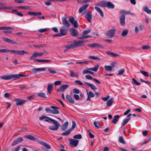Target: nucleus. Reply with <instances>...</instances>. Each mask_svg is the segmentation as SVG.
<instances>
[{
    "instance_id": "c9c22d12",
    "label": "nucleus",
    "mask_w": 151,
    "mask_h": 151,
    "mask_svg": "<svg viewBox=\"0 0 151 151\" xmlns=\"http://www.w3.org/2000/svg\"><path fill=\"white\" fill-rule=\"evenodd\" d=\"M69 123L68 122H65L62 128V130H65L67 128L68 126V125Z\"/></svg>"
},
{
    "instance_id": "ea45409f",
    "label": "nucleus",
    "mask_w": 151,
    "mask_h": 151,
    "mask_svg": "<svg viewBox=\"0 0 151 151\" xmlns=\"http://www.w3.org/2000/svg\"><path fill=\"white\" fill-rule=\"evenodd\" d=\"M70 76L71 77H78V74L77 73H75L73 71H70Z\"/></svg>"
},
{
    "instance_id": "a211bd4d",
    "label": "nucleus",
    "mask_w": 151,
    "mask_h": 151,
    "mask_svg": "<svg viewBox=\"0 0 151 151\" xmlns=\"http://www.w3.org/2000/svg\"><path fill=\"white\" fill-rule=\"evenodd\" d=\"M88 6V4H86L80 7L79 9V12L80 13H82L83 11L87 8Z\"/></svg>"
},
{
    "instance_id": "423d86ee",
    "label": "nucleus",
    "mask_w": 151,
    "mask_h": 151,
    "mask_svg": "<svg viewBox=\"0 0 151 151\" xmlns=\"http://www.w3.org/2000/svg\"><path fill=\"white\" fill-rule=\"evenodd\" d=\"M46 69V68H35L31 69V72L32 73H35L38 72L45 71Z\"/></svg>"
},
{
    "instance_id": "e433bc0d",
    "label": "nucleus",
    "mask_w": 151,
    "mask_h": 151,
    "mask_svg": "<svg viewBox=\"0 0 151 151\" xmlns=\"http://www.w3.org/2000/svg\"><path fill=\"white\" fill-rule=\"evenodd\" d=\"M143 10L147 13L150 14L151 13V10L149 9L147 6H145L143 8Z\"/></svg>"
},
{
    "instance_id": "5701e85b",
    "label": "nucleus",
    "mask_w": 151,
    "mask_h": 151,
    "mask_svg": "<svg viewBox=\"0 0 151 151\" xmlns=\"http://www.w3.org/2000/svg\"><path fill=\"white\" fill-rule=\"evenodd\" d=\"M28 13L29 15L34 16H39L42 14L40 12H29Z\"/></svg>"
},
{
    "instance_id": "de8ad7c7",
    "label": "nucleus",
    "mask_w": 151,
    "mask_h": 151,
    "mask_svg": "<svg viewBox=\"0 0 151 151\" xmlns=\"http://www.w3.org/2000/svg\"><path fill=\"white\" fill-rule=\"evenodd\" d=\"M88 96L89 97L93 98L95 96V94L94 93L91 91H89L88 93H87Z\"/></svg>"
},
{
    "instance_id": "37998d69",
    "label": "nucleus",
    "mask_w": 151,
    "mask_h": 151,
    "mask_svg": "<svg viewBox=\"0 0 151 151\" xmlns=\"http://www.w3.org/2000/svg\"><path fill=\"white\" fill-rule=\"evenodd\" d=\"M82 72L83 74L89 73L91 74H93L94 73L93 72L87 70H83Z\"/></svg>"
},
{
    "instance_id": "0e129e2a",
    "label": "nucleus",
    "mask_w": 151,
    "mask_h": 151,
    "mask_svg": "<svg viewBox=\"0 0 151 151\" xmlns=\"http://www.w3.org/2000/svg\"><path fill=\"white\" fill-rule=\"evenodd\" d=\"M128 32V31L127 30H124L122 33V36H125L127 35Z\"/></svg>"
},
{
    "instance_id": "864d4df0",
    "label": "nucleus",
    "mask_w": 151,
    "mask_h": 151,
    "mask_svg": "<svg viewBox=\"0 0 151 151\" xmlns=\"http://www.w3.org/2000/svg\"><path fill=\"white\" fill-rule=\"evenodd\" d=\"M124 68L120 69L118 70L117 75H122L124 73Z\"/></svg>"
},
{
    "instance_id": "412c9836",
    "label": "nucleus",
    "mask_w": 151,
    "mask_h": 151,
    "mask_svg": "<svg viewBox=\"0 0 151 151\" xmlns=\"http://www.w3.org/2000/svg\"><path fill=\"white\" fill-rule=\"evenodd\" d=\"M84 83L85 85L89 86L91 88V89L93 90H95L97 89L96 86L91 83H89L86 82H84Z\"/></svg>"
},
{
    "instance_id": "72a5a7b5",
    "label": "nucleus",
    "mask_w": 151,
    "mask_h": 151,
    "mask_svg": "<svg viewBox=\"0 0 151 151\" xmlns=\"http://www.w3.org/2000/svg\"><path fill=\"white\" fill-rule=\"evenodd\" d=\"M40 143L41 145H43L47 149H50L51 148V147L49 145L44 142H41Z\"/></svg>"
},
{
    "instance_id": "aec40b11",
    "label": "nucleus",
    "mask_w": 151,
    "mask_h": 151,
    "mask_svg": "<svg viewBox=\"0 0 151 151\" xmlns=\"http://www.w3.org/2000/svg\"><path fill=\"white\" fill-rule=\"evenodd\" d=\"M53 87V84L52 83H49L48 85L47 90L48 93L51 94V91L52 90Z\"/></svg>"
},
{
    "instance_id": "dca6fc26",
    "label": "nucleus",
    "mask_w": 151,
    "mask_h": 151,
    "mask_svg": "<svg viewBox=\"0 0 151 151\" xmlns=\"http://www.w3.org/2000/svg\"><path fill=\"white\" fill-rule=\"evenodd\" d=\"M125 17L124 15H122L120 18V23L121 25L123 26L125 25Z\"/></svg>"
},
{
    "instance_id": "4c0bfd02",
    "label": "nucleus",
    "mask_w": 151,
    "mask_h": 151,
    "mask_svg": "<svg viewBox=\"0 0 151 151\" xmlns=\"http://www.w3.org/2000/svg\"><path fill=\"white\" fill-rule=\"evenodd\" d=\"M130 119L131 118L124 119L122 123V126H124L130 120Z\"/></svg>"
},
{
    "instance_id": "052dcab7",
    "label": "nucleus",
    "mask_w": 151,
    "mask_h": 151,
    "mask_svg": "<svg viewBox=\"0 0 151 151\" xmlns=\"http://www.w3.org/2000/svg\"><path fill=\"white\" fill-rule=\"evenodd\" d=\"M93 124L96 128H99V122H93Z\"/></svg>"
},
{
    "instance_id": "f3484780",
    "label": "nucleus",
    "mask_w": 151,
    "mask_h": 151,
    "mask_svg": "<svg viewBox=\"0 0 151 151\" xmlns=\"http://www.w3.org/2000/svg\"><path fill=\"white\" fill-rule=\"evenodd\" d=\"M70 30L71 32V35L73 37H76L78 35V32L75 29L72 28L70 29Z\"/></svg>"
},
{
    "instance_id": "9b49d317",
    "label": "nucleus",
    "mask_w": 151,
    "mask_h": 151,
    "mask_svg": "<svg viewBox=\"0 0 151 151\" xmlns=\"http://www.w3.org/2000/svg\"><path fill=\"white\" fill-rule=\"evenodd\" d=\"M85 17L86 19L88 21L91 23L92 19V15L89 12L87 13L85 15Z\"/></svg>"
},
{
    "instance_id": "4d7b16f0",
    "label": "nucleus",
    "mask_w": 151,
    "mask_h": 151,
    "mask_svg": "<svg viewBox=\"0 0 151 151\" xmlns=\"http://www.w3.org/2000/svg\"><path fill=\"white\" fill-rule=\"evenodd\" d=\"M91 32V30L90 29H88L87 30H85L82 33V34L83 35H87V34H89Z\"/></svg>"
},
{
    "instance_id": "6e6552de",
    "label": "nucleus",
    "mask_w": 151,
    "mask_h": 151,
    "mask_svg": "<svg viewBox=\"0 0 151 151\" xmlns=\"http://www.w3.org/2000/svg\"><path fill=\"white\" fill-rule=\"evenodd\" d=\"M69 22L73 25L75 28H76L78 27V25H77L76 21L74 20V18L72 16H70L69 17Z\"/></svg>"
},
{
    "instance_id": "2eb2a0df",
    "label": "nucleus",
    "mask_w": 151,
    "mask_h": 151,
    "mask_svg": "<svg viewBox=\"0 0 151 151\" xmlns=\"http://www.w3.org/2000/svg\"><path fill=\"white\" fill-rule=\"evenodd\" d=\"M2 39L3 40L8 42H9L11 44H16L17 43V42L13 40H12L9 38L6 37H2Z\"/></svg>"
},
{
    "instance_id": "e2e57ef3",
    "label": "nucleus",
    "mask_w": 151,
    "mask_h": 151,
    "mask_svg": "<svg viewBox=\"0 0 151 151\" xmlns=\"http://www.w3.org/2000/svg\"><path fill=\"white\" fill-rule=\"evenodd\" d=\"M117 65V64L116 62H113L111 64L110 66L113 69V68L116 67Z\"/></svg>"
},
{
    "instance_id": "393cba45",
    "label": "nucleus",
    "mask_w": 151,
    "mask_h": 151,
    "mask_svg": "<svg viewBox=\"0 0 151 151\" xmlns=\"http://www.w3.org/2000/svg\"><path fill=\"white\" fill-rule=\"evenodd\" d=\"M27 101H28L27 100L19 101L16 102V104L17 106L22 105L24 104L25 102Z\"/></svg>"
},
{
    "instance_id": "603ef678",
    "label": "nucleus",
    "mask_w": 151,
    "mask_h": 151,
    "mask_svg": "<svg viewBox=\"0 0 151 151\" xmlns=\"http://www.w3.org/2000/svg\"><path fill=\"white\" fill-rule=\"evenodd\" d=\"M72 130H70V129H69L68 130H67L65 132L62 134L61 135H65V136L68 135L70 134V132Z\"/></svg>"
},
{
    "instance_id": "f257e3e1",
    "label": "nucleus",
    "mask_w": 151,
    "mask_h": 151,
    "mask_svg": "<svg viewBox=\"0 0 151 151\" xmlns=\"http://www.w3.org/2000/svg\"><path fill=\"white\" fill-rule=\"evenodd\" d=\"M28 76V75H24L22 74H17L1 76H0V78L5 80H9L13 78L19 79L20 77H27Z\"/></svg>"
},
{
    "instance_id": "ddd939ff",
    "label": "nucleus",
    "mask_w": 151,
    "mask_h": 151,
    "mask_svg": "<svg viewBox=\"0 0 151 151\" xmlns=\"http://www.w3.org/2000/svg\"><path fill=\"white\" fill-rule=\"evenodd\" d=\"M51 107L53 109H51V113L53 114H59V111L57 110L58 108L53 106H51Z\"/></svg>"
},
{
    "instance_id": "58836bf2",
    "label": "nucleus",
    "mask_w": 151,
    "mask_h": 151,
    "mask_svg": "<svg viewBox=\"0 0 151 151\" xmlns=\"http://www.w3.org/2000/svg\"><path fill=\"white\" fill-rule=\"evenodd\" d=\"M14 28L10 27H0V29H4L6 30H13Z\"/></svg>"
},
{
    "instance_id": "bb28decb",
    "label": "nucleus",
    "mask_w": 151,
    "mask_h": 151,
    "mask_svg": "<svg viewBox=\"0 0 151 151\" xmlns=\"http://www.w3.org/2000/svg\"><path fill=\"white\" fill-rule=\"evenodd\" d=\"M66 98L67 100L70 103L73 104L74 103V101L73 99L69 95H66Z\"/></svg>"
},
{
    "instance_id": "f8f14e48",
    "label": "nucleus",
    "mask_w": 151,
    "mask_h": 151,
    "mask_svg": "<svg viewBox=\"0 0 151 151\" xmlns=\"http://www.w3.org/2000/svg\"><path fill=\"white\" fill-rule=\"evenodd\" d=\"M39 119L40 120H44L45 121L47 122H49V120L51 121L52 120V119L49 117L44 115H42L41 117H39Z\"/></svg>"
},
{
    "instance_id": "f03ea898",
    "label": "nucleus",
    "mask_w": 151,
    "mask_h": 151,
    "mask_svg": "<svg viewBox=\"0 0 151 151\" xmlns=\"http://www.w3.org/2000/svg\"><path fill=\"white\" fill-rule=\"evenodd\" d=\"M51 121L55 124V125L49 126V129L53 131L57 130L60 125V124L57 121L53 119Z\"/></svg>"
},
{
    "instance_id": "a18cd8bd",
    "label": "nucleus",
    "mask_w": 151,
    "mask_h": 151,
    "mask_svg": "<svg viewBox=\"0 0 151 151\" xmlns=\"http://www.w3.org/2000/svg\"><path fill=\"white\" fill-rule=\"evenodd\" d=\"M119 13L121 14H132V13H130V12L126 11L123 10L120 11Z\"/></svg>"
},
{
    "instance_id": "5fc2aeb1",
    "label": "nucleus",
    "mask_w": 151,
    "mask_h": 151,
    "mask_svg": "<svg viewBox=\"0 0 151 151\" xmlns=\"http://www.w3.org/2000/svg\"><path fill=\"white\" fill-rule=\"evenodd\" d=\"M37 96L44 98H46V95L44 93H41L38 94Z\"/></svg>"
},
{
    "instance_id": "4468645a",
    "label": "nucleus",
    "mask_w": 151,
    "mask_h": 151,
    "mask_svg": "<svg viewBox=\"0 0 151 151\" xmlns=\"http://www.w3.org/2000/svg\"><path fill=\"white\" fill-rule=\"evenodd\" d=\"M62 22L63 24L66 27L68 28L70 26V24L65 17H63Z\"/></svg>"
},
{
    "instance_id": "c85d7f7f",
    "label": "nucleus",
    "mask_w": 151,
    "mask_h": 151,
    "mask_svg": "<svg viewBox=\"0 0 151 151\" xmlns=\"http://www.w3.org/2000/svg\"><path fill=\"white\" fill-rule=\"evenodd\" d=\"M89 46L93 48H95L96 47H101V45L99 43H94L92 44L89 45Z\"/></svg>"
},
{
    "instance_id": "13d9d810",
    "label": "nucleus",
    "mask_w": 151,
    "mask_h": 151,
    "mask_svg": "<svg viewBox=\"0 0 151 151\" xmlns=\"http://www.w3.org/2000/svg\"><path fill=\"white\" fill-rule=\"evenodd\" d=\"M47 69L49 72L52 74H54L57 73V72L56 71L53 70L51 68H48Z\"/></svg>"
},
{
    "instance_id": "69168bd1",
    "label": "nucleus",
    "mask_w": 151,
    "mask_h": 151,
    "mask_svg": "<svg viewBox=\"0 0 151 151\" xmlns=\"http://www.w3.org/2000/svg\"><path fill=\"white\" fill-rule=\"evenodd\" d=\"M35 96L34 95H32V96H28L27 97V99L29 100L30 101L32 99H34Z\"/></svg>"
},
{
    "instance_id": "c756f323",
    "label": "nucleus",
    "mask_w": 151,
    "mask_h": 151,
    "mask_svg": "<svg viewBox=\"0 0 151 151\" xmlns=\"http://www.w3.org/2000/svg\"><path fill=\"white\" fill-rule=\"evenodd\" d=\"M24 138L32 140H34L36 139V138L35 137L29 135H25L24 137Z\"/></svg>"
},
{
    "instance_id": "39448f33",
    "label": "nucleus",
    "mask_w": 151,
    "mask_h": 151,
    "mask_svg": "<svg viewBox=\"0 0 151 151\" xmlns=\"http://www.w3.org/2000/svg\"><path fill=\"white\" fill-rule=\"evenodd\" d=\"M44 54L43 52H34L30 58V60H32L38 56H41Z\"/></svg>"
},
{
    "instance_id": "20e7f679",
    "label": "nucleus",
    "mask_w": 151,
    "mask_h": 151,
    "mask_svg": "<svg viewBox=\"0 0 151 151\" xmlns=\"http://www.w3.org/2000/svg\"><path fill=\"white\" fill-rule=\"evenodd\" d=\"M116 30L114 29H112L108 31L106 34L107 38H110L114 36Z\"/></svg>"
},
{
    "instance_id": "09e8293b",
    "label": "nucleus",
    "mask_w": 151,
    "mask_h": 151,
    "mask_svg": "<svg viewBox=\"0 0 151 151\" xmlns=\"http://www.w3.org/2000/svg\"><path fill=\"white\" fill-rule=\"evenodd\" d=\"M119 141L122 144H124L125 143L123 137L122 136H120L119 137Z\"/></svg>"
},
{
    "instance_id": "7ed1b4c3",
    "label": "nucleus",
    "mask_w": 151,
    "mask_h": 151,
    "mask_svg": "<svg viewBox=\"0 0 151 151\" xmlns=\"http://www.w3.org/2000/svg\"><path fill=\"white\" fill-rule=\"evenodd\" d=\"M87 42L86 40H78L74 41L73 42V44L74 47H78L80 46H82L84 45V42Z\"/></svg>"
},
{
    "instance_id": "6ab92c4d",
    "label": "nucleus",
    "mask_w": 151,
    "mask_h": 151,
    "mask_svg": "<svg viewBox=\"0 0 151 151\" xmlns=\"http://www.w3.org/2000/svg\"><path fill=\"white\" fill-rule=\"evenodd\" d=\"M106 53L108 55L111 57H117L119 56V55L114 53L110 51L106 52Z\"/></svg>"
},
{
    "instance_id": "473e14b6",
    "label": "nucleus",
    "mask_w": 151,
    "mask_h": 151,
    "mask_svg": "<svg viewBox=\"0 0 151 151\" xmlns=\"http://www.w3.org/2000/svg\"><path fill=\"white\" fill-rule=\"evenodd\" d=\"M99 67V65L97 64L95 65V66L94 68H88V69L90 70L94 71V72H96L98 70Z\"/></svg>"
},
{
    "instance_id": "8fccbe9b",
    "label": "nucleus",
    "mask_w": 151,
    "mask_h": 151,
    "mask_svg": "<svg viewBox=\"0 0 151 151\" xmlns=\"http://www.w3.org/2000/svg\"><path fill=\"white\" fill-rule=\"evenodd\" d=\"M132 83H134L135 85L139 86L140 85V83H139L134 78H132Z\"/></svg>"
},
{
    "instance_id": "a878e982",
    "label": "nucleus",
    "mask_w": 151,
    "mask_h": 151,
    "mask_svg": "<svg viewBox=\"0 0 151 151\" xmlns=\"http://www.w3.org/2000/svg\"><path fill=\"white\" fill-rule=\"evenodd\" d=\"M119 118V115L115 116L112 120V122L114 124H115L118 121Z\"/></svg>"
},
{
    "instance_id": "bf43d9fd",
    "label": "nucleus",
    "mask_w": 151,
    "mask_h": 151,
    "mask_svg": "<svg viewBox=\"0 0 151 151\" xmlns=\"http://www.w3.org/2000/svg\"><path fill=\"white\" fill-rule=\"evenodd\" d=\"M72 127L70 129L71 130H73L76 127V122L74 121H72Z\"/></svg>"
},
{
    "instance_id": "f704fd0d",
    "label": "nucleus",
    "mask_w": 151,
    "mask_h": 151,
    "mask_svg": "<svg viewBox=\"0 0 151 151\" xmlns=\"http://www.w3.org/2000/svg\"><path fill=\"white\" fill-rule=\"evenodd\" d=\"M107 1H103L99 3L98 4L103 7H106Z\"/></svg>"
},
{
    "instance_id": "a19ab883",
    "label": "nucleus",
    "mask_w": 151,
    "mask_h": 151,
    "mask_svg": "<svg viewBox=\"0 0 151 151\" xmlns=\"http://www.w3.org/2000/svg\"><path fill=\"white\" fill-rule=\"evenodd\" d=\"M104 67L105 70L106 71H111L112 70V69L110 65H105L104 66Z\"/></svg>"
},
{
    "instance_id": "c03bdc74",
    "label": "nucleus",
    "mask_w": 151,
    "mask_h": 151,
    "mask_svg": "<svg viewBox=\"0 0 151 151\" xmlns=\"http://www.w3.org/2000/svg\"><path fill=\"white\" fill-rule=\"evenodd\" d=\"M88 58L90 59H91L94 60H100L99 58L97 57L94 56H89L88 57Z\"/></svg>"
},
{
    "instance_id": "2f4dec72",
    "label": "nucleus",
    "mask_w": 151,
    "mask_h": 151,
    "mask_svg": "<svg viewBox=\"0 0 151 151\" xmlns=\"http://www.w3.org/2000/svg\"><path fill=\"white\" fill-rule=\"evenodd\" d=\"M28 54V52L24 51V50H17V54L19 55H23L24 54Z\"/></svg>"
},
{
    "instance_id": "774afa93",
    "label": "nucleus",
    "mask_w": 151,
    "mask_h": 151,
    "mask_svg": "<svg viewBox=\"0 0 151 151\" xmlns=\"http://www.w3.org/2000/svg\"><path fill=\"white\" fill-rule=\"evenodd\" d=\"M61 81H56L54 83V84L55 85L57 86L58 85H61Z\"/></svg>"
},
{
    "instance_id": "49530a36",
    "label": "nucleus",
    "mask_w": 151,
    "mask_h": 151,
    "mask_svg": "<svg viewBox=\"0 0 151 151\" xmlns=\"http://www.w3.org/2000/svg\"><path fill=\"white\" fill-rule=\"evenodd\" d=\"M140 72L142 74L146 77H148L150 76L149 73L147 72L141 70H140Z\"/></svg>"
},
{
    "instance_id": "9d476101",
    "label": "nucleus",
    "mask_w": 151,
    "mask_h": 151,
    "mask_svg": "<svg viewBox=\"0 0 151 151\" xmlns=\"http://www.w3.org/2000/svg\"><path fill=\"white\" fill-rule=\"evenodd\" d=\"M69 86L67 84H64L61 86L59 89L57 90L58 92H63L65 91V89L69 87Z\"/></svg>"
},
{
    "instance_id": "1a4fd4ad",
    "label": "nucleus",
    "mask_w": 151,
    "mask_h": 151,
    "mask_svg": "<svg viewBox=\"0 0 151 151\" xmlns=\"http://www.w3.org/2000/svg\"><path fill=\"white\" fill-rule=\"evenodd\" d=\"M68 29L65 27H62L60 29V33L62 36L66 35L67 33Z\"/></svg>"
},
{
    "instance_id": "0eeeda50",
    "label": "nucleus",
    "mask_w": 151,
    "mask_h": 151,
    "mask_svg": "<svg viewBox=\"0 0 151 151\" xmlns=\"http://www.w3.org/2000/svg\"><path fill=\"white\" fill-rule=\"evenodd\" d=\"M68 140L70 141V145L74 147H76L79 142V140H75L70 138L68 139Z\"/></svg>"
},
{
    "instance_id": "6e6d98bb",
    "label": "nucleus",
    "mask_w": 151,
    "mask_h": 151,
    "mask_svg": "<svg viewBox=\"0 0 151 151\" xmlns=\"http://www.w3.org/2000/svg\"><path fill=\"white\" fill-rule=\"evenodd\" d=\"M65 47L68 50L75 47L73 44L66 45L65 46Z\"/></svg>"
},
{
    "instance_id": "680f3d73",
    "label": "nucleus",
    "mask_w": 151,
    "mask_h": 151,
    "mask_svg": "<svg viewBox=\"0 0 151 151\" xmlns=\"http://www.w3.org/2000/svg\"><path fill=\"white\" fill-rule=\"evenodd\" d=\"M150 47L149 45H144L142 47V48L144 50H147L150 48Z\"/></svg>"
},
{
    "instance_id": "79ce46f5",
    "label": "nucleus",
    "mask_w": 151,
    "mask_h": 151,
    "mask_svg": "<svg viewBox=\"0 0 151 151\" xmlns=\"http://www.w3.org/2000/svg\"><path fill=\"white\" fill-rule=\"evenodd\" d=\"M76 64H80V66H81L83 64H88L89 62L87 61H85L83 62H77L76 63Z\"/></svg>"
},
{
    "instance_id": "3c124183",
    "label": "nucleus",
    "mask_w": 151,
    "mask_h": 151,
    "mask_svg": "<svg viewBox=\"0 0 151 151\" xmlns=\"http://www.w3.org/2000/svg\"><path fill=\"white\" fill-rule=\"evenodd\" d=\"M73 138L75 139H81L82 138V135L81 134L76 135L73 136Z\"/></svg>"
},
{
    "instance_id": "cd10ccee",
    "label": "nucleus",
    "mask_w": 151,
    "mask_h": 151,
    "mask_svg": "<svg viewBox=\"0 0 151 151\" xmlns=\"http://www.w3.org/2000/svg\"><path fill=\"white\" fill-rule=\"evenodd\" d=\"M115 7L114 5L110 2L107 1L106 7L108 8L113 9Z\"/></svg>"
},
{
    "instance_id": "4be33fe9",
    "label": "nucleus",
    "mask_w": 151,
    "mask_h": 151,
    "mask_svg": "<svg viewBox=\"0 0 151 151\" xmlns=\"http://www.w3.org/2000/svg\"><path fill=\"white\" fill-rule=\"evenodd\" d=\"M95 9L100 14L101 16L102 17H104V13L100 8L97 6H95Z\"/></svg>"
},
{
    "instance_id": "338daca9",
    "label": "nucleus",
    "mask_w": 151,
    "mask_h": 151,
    "mask_svg": "<svg viewBox=\"0 0 151 151\" xmlns=\"http://www.w3.org/2000/svg\"><path fill=\"white\" fill-rule=\"evenodd\" d=\"M47 28L42 29L38 30V31L40 32H46L47 30Z\"/></svg>"
},
{
    "instance_id": "b1692460",
    "label": "nucleus",
    "mask_w": 151,
    "mask_h": 151,
    "mask_svg": "<svg viewBox=\"0 0 151 151\" xmlns=\"http://www.w3.org/2000/svg\"><path fill=\"white\" fill-rule=\"evenodd\" d=\"M114 100V98H111L108 100L106 103L107 106H111L112 105L113 102Z\"/></svg>"
},
{
    "instance_id": "7c9ffc66",
    "label": "nucleus",
    "mask_w": 151,
    "mask_h": 151,
    "mask_svg": "<svg viewBox=\"0 0 151 151\" xmlns=\"http://www.w3.org/2000/svg\"><path fill=\"white\" fill-rule=\"evenodd\" d=\"M82 37H78V39H87L88 38L91 37H92L91 36H90L89 35H83L82 34L81 35Z\"/></svg>"
}]
</instances>
